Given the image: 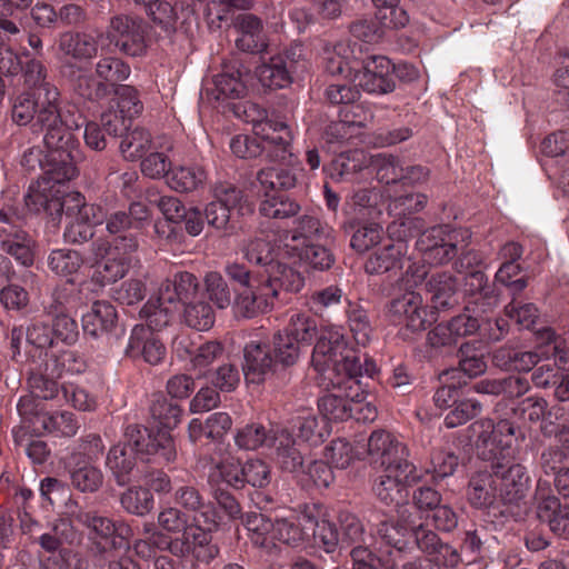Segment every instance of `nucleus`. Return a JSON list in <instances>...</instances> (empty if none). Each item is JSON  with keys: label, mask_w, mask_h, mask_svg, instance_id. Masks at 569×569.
Segmentation results:
<instances>
[{"label": "nucleus", "mask_w": 569, "mask_h": 569, "mask_svg": "<svg viewBox=\"0 0 569 569\" xmlns=\"http://www.w3.org/2000/svg\"><path fill=\"white\" fill-rule=\"evenodd\" d=\"M477 435V453L485 461H491V471L479 470L469 481L468 500L476 508H488L497 502L505 506L518 505L529 488V476L520 463L509 466L512 458L515 425L502 419L493 423L481 419L471 425Z\"/></svg>", "instance_id": "f257e3e1"}, {"label": "nucleus", "mask_w": 569, "mask_h": 569, "mask_svg": "<svg viewBox=\"0 0 569 569\" xmlns=\"http://www.w3.org/2000/svg\"><path fill=\"white\" fill-rule=\"evenodd\" d=\"M11 120L17 126L31 124L34 131L44 132L43 172L56 179L73 174V161L80 153L73 131L80 128V123L62 106L56 86H46L44 97L31 91L18 94L12 101Z\"/></svg>", "instance_id": "f03ea898"}, {"label": "nucleus", "mask_w": 569, "mask_h": 569, "mask_svg": "<svg viewBox=\"0 0 569 569\" xmlns=\"http://www.w3.org/2000/svg\"><path fill=\"white\" fill-rule=\"evenodd\" d=\"M311 363L322 376V383L332 389L318 400L325 421H345L352 417L353 402L360 396L358 376L361 367L338 328L325 329L312 352Z\"/></svg>", "instance_id": "7ed1b4c3"}, {"label": "nucleus", "mask_w": 569, "mask_h": 569, "mask_svg": "<svg viewBox=\"0 0 569 569\" xmlns=\"http://www.w3.org/2000/svg\"><path fill=\"white\" fill-rule=\"evenodd\" d=\"M78 174L73 161V174L64 179L52 178L51 173L43 176L30 184L26 196V204L33 212H46L50 217L66 216L67 224L63 231L66 242L81 244L89 241L94 226L103 222V209L100 206L87 203L86 198L78 191L63 193L61 186Z\"/></svg>", "instance_id": "20e7f679"}, {"label": "nucleus", "mask_w": 569, "mask_h": 569, "mask_svg": "<svg viewBox=\"0 0 569 569\" xmlns=\"http://www.w3.org/2000/svg\"><path fill=\"white\" fill-rule=\"evenodd\" d=\"M217 527L204 526L200 517L193 516L191 526L180 536L170 537L163 532L153 533L152 541L159 551H168L179 559H192L209 565L219 555V548L212 542V530Z\"/></svg>", "instance_id": "39448f33"}, {"label": "nucleus", "mask_w": 569, "mask_h": 569, "mask_svg": "<svg viewBox=\"0 0 569 569\" xmlns=\"http://www.w3.org/2000/svg\"><path fill=\"white\" fill-rule=\"evenodd\" d=\"M138 249V240L134 236L113 238L112 241L99 238L91 244V253L97 260V273L99 281L104 283L116 282L122 279L130 267V256Z\"/></svg>", "instance_id": "423d86ee"}, {"label": "nucleus", "mask_w": 569, "mask_h": 569, "mask_svg": "<svg viewBox=\"0 0 569 569\" xmlns=\"http://www.w3.org/2000/svg\"><path fill=\"white\" fill-rule=\"evenodd\" d=\"M415 521L408 509H397V520L383 521L379 525L377 537L379 560L388 568H393L401 555L412 548Z\"/></svg>", "instance_id": "0eeeda50"}, {"label": "nucleus", "mask_w": 569, "mask_h": 569, "mask_svg": "<svg viewBox=\"0 0 569 569\" xmlns=\"http://www.w3.org/2000/svg\"><path fill=\"white\" fill-rule=\"evenodd\" d=\"M291 143L292 141L271 143L267 147V157L277 166L261 169L257 174V180L264 191L289 190L296 187L302 168L291 150Z\"/></svg>", "instance_id": "6e6552de"}, {"label": "nucleus", "mask_w": 569, "mask_h": 569, "mask_svg": "<svg viewBox=\"0 0 569 569\" xmlns=\"http://www.w3.org/2000/svg\"><path fill=\"white\" fill-rule=\"evenodd\" d=\"M367 457L369 462L382 471H406L410 466L408 447L393 433L377 429L367 440Z\"/></svg>", "instance_id": "1a4fd4ad"}, {"label": "nucleus", "mask_w": 569, "mask_h": 569, "mask_svg": "<svg viewBox=\"0 0 569 569\" xmlns=\"http://www.w3.org/2000/svg\"><path fill=\"white\" fill-rule=\"evenodd\" d=\"M148 32L143 20L131 14H117L110 19L107 38L123 54L144 57L148 52Z\"/></svg>", "instance_id": "9d476101"}, {"label": "nucleus", "mask_w": 569, "mask_h": 569, "mask_svg": "<svg viewBox=\"0 0 569 569\" xmlns=\"http://www.w3.org/2000/svg\"><path fill=\"white\" fill-rule=\"evenodd\" d=\"M126 437L141 459L172 462L177 458L176 443L168 430L154 431L139 425H131L126 430Z\"/></svg>", "instance_id": "9b49d317"}, {"label": "nucleus", "mask_w": 569, "mask_h": 569, "mask_svg": "<svg viewBox=\"0 0 569 569\" xmlns=\"http://www.w3.org/2000/svg\"><path fill=\"white\" fill-rule=\"evenodd\" d=\"M237 114L252 126L254 134L271 143H287L293 140L290 126L279 118H269L267 111L254 102L247 101L238 107Z\"/></svg>", "instance_id": "f8f14e48"}, {"label": "nucleus", "mask_w": 569, "mask_h": 569, "mask_svg": "<svg viewBox=\"0 0 569 569\" xmlns=\"http://www.w3.org/2000/svg\"><path fill=\"white\" fill-rule=\"evenodd\" d=\"M302 58V47L293 46L281 53L272 56L257 68L260 83L269 89H282L291 84L292 74L297 72Z\"/></svg>", "instance_id": "ddd939ff"}, {"label": "nucleus", "mask_w": 569, "mask_h": 569, "mask_svg": "<svg viewBox=\"0 0 569 569\" xmlns=\"http://www.w3.org/2000/svg\"><path fill=\"white\" fill-rule=\"evenodd\" d=\"M387 316L390 323L410 332L423 331L428 326L423 299L413 290L393 298L389 302Z\"/></svg>", "instance_id": "4468645a"}, {"label": "nucleus", "mask_w": 569, "mask_h": 569, "mask_svg": "<svg viewBox=\"0 0 569 569\" xmlns=\"http://www.w3.org/2000/svg\"><path fill=\"white\" fill-rule=\"evenodd\" d=\"M76 521L88 529L91 550L106 555L117 547V538L122 537L123 526L97 511L80 510L74 515Z\"/></svg>", "instance_id": "2eb2a0df"}, {"label": "nucleus", "mask_w": 569, "mask_h": 569, "mask_svg": "<svg viewBox=\"0 0 569 569\" xmlns=\"http://www.w3.org/2000/svg\"><path fill=\"white\" fill-rule=\"evenodd\" d=\"M419 479L415 466H410L403 472L382 471L373 485V492L378 500L386 506H395L397 509H408V487Z\"/></svg>", "instance_id": "dca6fc26"}, {"label": "nucleus", "mask_w": 569, "mask_h": 569, "mask_svg": "<svg viewBox=\"0 0 569 569\" xmlns=\"http://www.w3.org/2000/svg\"><path fill=\"white\" fill-rule=\"evenodd\" d=\"M94 74L99 79L94 91L89 88L83 89L81 82L78 87L79 93L89 100L99 99L107 93L109 88L114 90L116 87H119L130 77L131 68L121 58L107 56L97 61Z\"/></svg>", "instance_id": "f3484780"}, {"label": "nucleus", "mask_w": 569, "mask_h": 569, "mask_svg": "<svg viewBox=\"0 0 569 569\" xmlns=\"http://www.w3.org/2000/svg\"><path fill=\"white\" fill-rule=\"evenodd\" d=\"M82 328L86 335L94 339L103 337L119 339L124 332L119 326L114 306L106 300L92 302L90 309L82 315Z\"/></svg>", "instance_id": "a211bd4d"}, {"label": "nucleus", "mask_w": 569, "mask_h": 569, "mask_svg": "<svg viewBox=\"0 0 569 569\" xmlns=\"http://www.w3.org/2000/svg\"><path fill=\"white\" fill-rule=\"evenodd\" d=\"M393 63L385 56H371L363 64V70L356 78L358 86L368 93L387 94L395 90L392 77Z\"/></svg>", "instance_id": "6ab92c4d"}, {"label": "nucleus", "mask_w": 569, "mask_h": 569, "mask_svg": "<svg viewBox=\"0 0 569 569\" xmlns=\"http://www.w3.org/2000/svg\"><path fill=\"white\" fill-rule=\"evenodd\" d=\"M412 538H415L417 548L437 566L453 568L460 562V555L457 550L450 545L443 543L435 531L422 523L415 526Z\"/></svg>", "instance_id": "aec40b11"}, {"label": "nucleus", "mask_w": 569, "mask_h": 569, "mask_svg": "<svg viewBox=\"0 0 569 569\" xmlns=\"http://www.w3.org/2000/svg\"><path fill=\"white\" fill-rule=\"evenodd\" d=\"M246 72L238 60L222 63L221 71L213 76L209 93L216 100L240 99L246 94Z\"/></svg>", "instance_id": "412c9836"}, {"label": "nucleus", "mask_w": 569, "mask_h": 569, "mask_svg": "<svg viewBox=\"0 0 569 569\" xmlns=\"http://www.w3.org/2000/svg\"><path fill=\"white\" fill-rule=\"evenodd\" d=\"M124 352L154 366L163 360L166 347L156 332L140 323L132 328Z\"/></svg>", "instance_id": "4be33fe9"}, {"label": "nucleus", "mask_w": 569, "mask_h": 569, "mask_svg": "<svg viewBox=\"0 0 569 569\" xmlns=\"http://www.w3.org/2000/svg\"><path fill=\"white\" fill-rule=\"evenodd\" d=\"M332 229L322 223L317 217L303 214L295 221V227L291 231L284 232L281 237L282 248L284 253L291 250H298L313 240L322 238L329 239Z\"/></svg>", "instance_id": "5701e85b"}, {"label": "nucleus", "mask_w": 569, "mask_h": 569, "mask_svg": "<svg viewBox=\"0 0 569 569\" xmlns=\"http://www.w3.org/2000/svg\"><path fill=\"white\" fill-rule=\"evenodd\" d=\"M316 518L308 513H291L284 518L276 519V530L273 532V542L286 543L298 547L307 542L315 529Z\"/></svg>", "instance_id": "b1692460"}, {"label": "nucleus", "mask_w": 569, "mask_h": 569, "mask_svg": "<svg viewBox=\"0 0 569 569\" xmlns=\"http://www.w3.org/2000/svg\"><path fill=\"white\" fill-rule=\"evenodd\" d=\"M60 59L89 61L98 54L99 38L87 32H62L57 41Z\"/></svg>", "instance_id": "393cba45"}, {"label": "nucleus", "mask_w": 569, "mask_h": 569, "mask_svg": "<svg viewBox=\"0 0 569 569\" xmlns=\"http://www.w3.org/2000/svg\"><path fill=\"white\" fill-rule=\"evenodd\" d=\"M173 500L180 509L194 512L200 517L204 526L218 527V513L210 502H207L199 489L191 483H181L174 486Z\"/></svg>", "instance_id": "a878e982"}, {"label": "nucleus", "mask_w": 569, "mask_h": 569, "mask_svg": "<svg viewBox=\"0 0 569 569\" xmlns=\"http://www.w3.org/2000/svg\"><path fill=\"white\" fill-rule=\"evenodd\" d=\"M200 283L197 277L188 271H178L166 279L159 287L160 300L172 303L177 309L179 303L186 305L194 300L199 293Z\"/></svg>", "instance_id": "bb28decb"}, {"label": "nucleus", "mask_w": 569, "mask_h": 569, "mask_svg": "<svg viewBox=\"0 0 569 569\" xmlns=\"http://www.w3.org/2000/svg\"><path fill=\"white\" fill-rule=\"evenodd\" d=\"M233 27L238 33L236 46L239 50L249 53L266 50L268 43L260 18L251 13H241L236 17Z\"/></svg>", "instance_id": "cd10ccee"}, {"label": "nucleus", "mask_w": 569, "mask_h": 569, "mask_svg": "<svg viewBox=\"0 0 569 569\" xmlns=\"http://www.w3.org/2000/svg\"><path fill=\"white\" fill-rule=\"evenodd\" d=\"M277 292L270 283L259 282L246 288L236 298V309L246 318H252L260 312L273 308Z\"/></svg>", "instance_id": "c85d7f7f"}, {"label": "nucleus", "mask_w": 569, "mask_h": 569, "mask_svg": "<svg viewBox=\"0 0 569 569\" xmlns=\"http://www.w3.org/2000/svg\"><path fill=\"white\" fill-rule=\"evenodd\" d=\"M409 246L398 239L389 241L383 247L375 250L365 263V270L369 274H382L391 270L402 268Z\"/></svg>", "instance_id": "c756f323"}, {"label": "nucleus", "mask_w": 569, "mask_h": 569, "mask_svg": "<svg viewBox=\"0 0 569 569\" xmlns=\"http://www.w3.org/2000/svg\"><path fill=\"white\" fill-rule=\"evenodd\" d=\"M243 357V376L247 382L260 383L272 373L274 361L266 346L251 341L246 345Z\"/></svg>", "instance_id": "7c9ffc66"}, {"label": "nucleus", "mask_w": 569, "mask_h": 569, "mask_svg": "<svg viewBox=\"0 0 569 569\" xmlns=\"http://www.w3.org/2000/svg\"><path fill=\"white\" fill-rule=\"evenodd\" d=\"M206 170L198 164H176L168 172L167 184L180 193L193 192L204 186Z\"/></svg>", "instance_id": "2f4dec72"}, {"label": "nucleus", "mask_w": 569, "mask_h": 569, "mask_svg": "<svg viewBox=\"0 0 569 569\" xmlns=\"http://www.w3.org/2000/svg\"><path fill=\"white\" fill-rule=\"evenodd\" d=\"M242 522L253 546L268 553L276 550L277 546L273 542L276 521H272L262 513L248 512L243 516Z\"/></svg>", "instance_id": "473e14b6"}, {"label": "nucleus", "mask_w": 569, "mask_h": 569, "mask_svg": "<svg viewBox=\"0 0 569 569\" xmlns=\"http://www.w3.org/2000/svg\"><path fill=\"white\" fill-rule=\"evenodd\" d=\"M358 51L360 49L357 43H351L349 40H341L326 47L323 51L326 70L332 76L350 73Z\"/></svg>", "instance_id": "72a5a7b5"}, {"label": "nucleus", "mask_w": 569, "mask_h": 569, "mask_svg": "<svg viewBox=\"0 0 569 569\" xmlns=\"http://www.w3.org/2000/svg\"><path fill=\"white\" fill-rule=\"evenodd\" d=\"M292 427L297 437L311 447L323 443L331 430L325 419H319L316 415L303 411L292 419Z\"/></svg>", "instance_id": "f704fd0d"}, {"label": "nucleus", "mask_w": 569, "mask_h": 569, "mask_svg": "<svg viewBox=\"0 0 569 569\" xmlns=\"http://www.w3.org/2000/svg\"><path fill=\"white\" fill-rule=\"evenodd\" d=\"M134 452L133 446L127 442L114 445L107 453L106 466L120 486H124L130 480L129 476L136 467Z\"/></svg>", "instance_id": "c9c22d12"}, {"label": "nucleus", "mask_w": 569, "mask_h": 569, "mask_svg": "<svg viewBox=\"0 0 569 569\" xmlns=\"http://www.w3.org/2000/svg\"><path fill=\"white\" fill-rule=\"evenodd\" d=\"M80 423L76 416L69 411L46 413L36 419V433L48 432L57 437H73L77 435Z\"/></svg>", "instance_id": "e433bc0d"}, {"label": "nucleus", "mask_w": 569, "mask_h": 569, "mask_svg": "<svg viewBox=\"0 0 569 569\" xmlns=\"http://www.w3.org/2000/svg\"><path fill=\"white\" fill-rule=\"evenodd\" d=\"M4 233L0 240L1 249L13 257L22 266H30L33 262L32 240L28 233L20 229H3Z\"/></svg>", "instance_id": "4c0bfd02"}, {"label": "nucleus", "mask_w": 569, "mask_h": 569, "mask_svg": "<svg viewBox=\"0 0 569 569\" xmlns=\"http://www.w3.org/2000/svg\"><path fill=\"white\" fill-rule=\"evenodd\" d=\"M68 463L71 483L76 489L81 492H94L101 487L103 475L92 462L69 459Z\"/></svg>", "instance_id": "58836bf2"}, {"label": "nucleus", "mask_w": 569, "mask_h": 569, "mask_svg": "<svg viewBox=\"0 0 569 569\" xmlns=\"http://www.w3.org/2000/svg\"><path fill=\"white\" fill-rule=\"evenodd\" d=\"M284 254L307 268L319 271L330 269L335 263V256L322 244L309 243Z\"/></svg>", "instance_id": "ea45409f"}, {"label": "nucleus", "mask_w": 569, "mask_h": 569, "mask_svg": "<svg viewBox=\"0 0 569 569\" xmlns=\"http://www.w3.org/2000/svg\"><path fill=\"white\" fill-rule=\"evenodd\" d=\"M263 283H270L277 292V300L280 290L287 292H298L305 284V279L300 272L293 270L287 264L276 262L266 273H263Z\"/></svg>", "instance_id": "a19ab883"}, {"label": "nucleus", "mask_w": 569, "mask_h": 569, "mask_svg": "<svg viewBox=\"0 0 569 569\" xmlns=\"http://www.w3.org/2000/svg\"><path fill=\"white\" fill-rule=\"evenodd\" d=\"M540 521L547 522L550 530L558 536H566L569 527V510L561 506L557 497H547L537 509Z\"/></svg>", "instance_id": "79ce46f5"}, {"label": "nucleus", "mask_w": 569, "mask_h": 569, "mask_svg": "<svg viewBox=\"0 0 569 569\" xmlns=\"http://www.w3.org/2000/svg\"><path fill=\"white\" fill-rule=\"evenodd\" d=\"M178 309L169 302L160 300V292L150 298L140 310V318L146 321L144 327L157 332L166 328Z\"/></svg>", "instance_id": "37998d69"}, {"label": "nucleus", "mask_w": 569, "mask_h": 569, "mask_svg": "<svg viewBox=\"0 0 569 569\" xmlns=\"http://www.w3.org/2000/svg\"><path fill=\"white\" fill-rule=\"evenodd\" d=\"M48 267L57 276L66 278L72 282V277L79 272L83 266L82 256L72 249H54L48 256Z\"/></svg>", "instance_id": "c03bdc74"}, {"label": "nucleus", "mask_w": 569, "mask_h": 569, "mask_svg": "<svg viewBox=\"0 0 569 569\" xmlns=\"http://www.w3.org/2000/svg\"><path fill=\"white\" fill-rule=\"evenodd\" d=\"M271 447L276 448L277 460L283 470L297 472L302 468L303 458L295 447V439L288 430H278Z\"/></svg>", "instance_id": "a18cd8bd"}, {"label": "nucleus", "mask_w": 569, "mask_h": 569, "mask_svg": "<svg viewBox=\"0 0 569 569\" xmlns=\"http://www.w3.org/2000/svg\"><path fill=\"white\" fill-rule=\"evenodd\" d=\"M430 300L436 309H445L452 306V299L457 291L456 279L448 272H438L427 282Z\"/></svg>", "instance_id": "49530a36"}, {"label": "nucleus", "mask_w": 569, "mask_h": 569, "mask_svg": "<svg viewBox=\"0 0 569 569\" xmlns=\"http://www.w3.org/2000/svg\"><path fill=\"white\" fill-rule=\"evenodd\" d=\"M277 432L267 429L261 423H249L237 430L234 442L243 450H257L262 447H271Z\"/></svg>", "instance_id": "de8ad7c7"}, {"label": "nucleus", "mask_w": 569, "mask_h": 569, "mask_svg": "<svg viewBox=\"0 0 569 569\" xmlns=\"http://www.w3.org/2000/svg\"><path fill=\"white\" fill-rule=\"evenodd\" d=\"M119 149L127 160L141 159L153 149L151 133L143 128H134L122 137Z\"/></svg>", "instance_id": "09e8293b"}, {"label": "nucleus", "mask_w": 569, "mask_h": 569, "mask_svg": "<svg viewBox=\"0 0 569 569\" xmlns=\"http://www.w3.org/2000/svg\"><path fill=\"white\" fill-rule=\"evenodd\" d=\"M243 472L240 463L231 457H227L216 463L209 471L208 481L211 486H227L240 489L243 487Z\"/></svg>", "instance_id": "8fccbe9b"}, {"label": "nucleus", "mask_w": 569, "mask_h": 569, "mask_svg": "<svg viewBox=\"0 0 569 569\" xmlns=\"http://www.w3.org/2000/svg\"><path fill=\"white\" fill-rule=\"evenodd\" d=\"M54 370H50V365H46V373L32 372L28 379L29 390L39 399L57 400L61 402V385L53 376Z\"/></svg>", "instance_id": "3c124183"}, {"label": "nucleus", "mask_w": 569, "mask_h": 569, "mask_svg": "<svg viewBox=\"0 0 569 569\" xmlns=\"http://www.w3.org/2000/svg\"><path fill=\"white\" fill-rule=\"evenodd\" d=\"M259 211L263 217L272 219H287L297 216L300 211V206L288 196L284 194H268L259 206Z\"/></svg>", "instance_id": "603ef678"}, {"label": "nucleus", "mask_w": 569, "mask_h": 569, "mask_svg": "<svg viewBox=\"0 0 569 569\" xmlns=\"http://www.w3.org/2000/svg\"><path fill=\"white\" fill-rule=\"evenodd\" d=\"M244 258L266 273L276 261V248L264 238L250 240L243 249Z\"/></svg>", "instance_id": "864d4df0"}, {"label": "nucleus", "mask_w": 569, "mask_h": 569, "mask_svg": "<svg viewBox=\"0 0 569 569\" xmlns=\"http://www.w3.org/2000/svg\"><path fill=\"white\" fill-rule=\"evenodd\" d=\"M302 346H310L317 336V321L305 312H295L290 316L287 327L282 330Z\"/></svg>", "instance_id": "5fc2aeb1"}, {"label": "nucleus", "mask_w": 569, "mask_h": 569, "mask_svg": "<svg viewBox=\"0 0 569 569\" xmlns=\"http://www.w3.org/2000/svg\"><path fill=\"white\" fill-rule=\"evenodd\" d=\"M371 166L377 179L386 184L400 182L403 179V163L401 160L388 153H378L371 157Z\"/></svg>", "instance_id": "6e6d98bb"}, {"label": "nucleus", "mask_w": 569, "mask_h": 569, "mask_svg": "<svg viewBox=\"0 0 569 569\" xmlns=\"http://www.w3.org/2000/svg\"><path fill=\"white\" fill-rule=\"evenodd\" d=\"M183 306V321L188 327L204 331L213 326L216 317L208 302L194 299Z\"/></svg>", "instance_id": "4d7b16f0"}, {"label": "nucleus", "mask_w": 569, "mask_h": 569, "mask_svg": "<svg viewBox=\"0 0 569 569\" xmlns=\"http://www.w3.org/2000/svg\"><path fill=\"white\" fill-rule=\"evenodd\" d=\"M347 318L350 331L356 342L366 346L371 340L372 326L367 311L359 305H349Z\"/></svg>", "instance_id": "13d9d810"}, {"label": "nucleus", "mask_w": 569, "mask_h": 569, "mask_svg": "<svg viewBox=\"0 0 569 569\" xmlns=\"http://www.w3.org/2000/svg\"><path fill=\"white\" fill-rule=\"evenodd\" d=\"M121 506L130 513L144 516L149 513L154 506V499L151 491L142 487H132L121 496Z\"/></svg>", "instance_id": "bf43d9fd"}, {"label": "nucleus", "mask_w": 569, "mask_h": 569, "mask_svg": "<svg viewBox=\"0 0 569 569\" xmlns=\"http://www.w3.org/2000/svg\"><path fill=\"white\" fill-rule=\"evenodd\" d=\"M181 412L180 406L168 400L162 395L156 396L150 407L152 418L164 430L172 429L180 422Z\"/></svg>", "instance_id": "052dcab7"}, {"label": "nucleus", "mask_w": 569, "mask_h": 569, "mask_svg": "<svg viewBox=\"0 0 569 569\" xmlns=\"http://www.w3.org/2000/svg\"><path fill=\"white\" fill-rule=\"evenodd\" d=\"M383 201V197L378 189H360L356 191L349 200V206L358 214L362 216H376L380 214V206Z\"/></svg>", "instance_id": "680f3d73"}, {"label": "nucleus", "mask_w": 569, "mask_h": 569, "mask_svg": "<svg viewBox=\"0 0 569 569\" xmlns=\"http://www.w3.org/2000/svg\"><path fill=\"white\" fill-rule=\"evenodd\" d=\"M302 346L295 340L293 337L288 336L283 331H279L273 336V352L278 362L283 366H292L300 357Z\"/></svg>", "instance_id": "e2e57ef3"}, {"label": "nucleus", "mask_w": 569, "mask_h": 569, "mask_svg": "<svg viewBox=\"0 0 569 569\" xmlns=\"http://www.w3.org/2000/svg\"><path fill=\"white\" fill-rule=\"evenodd\" d=\"M360 455L345 438L332 440L326 448V458L338 469L348 468L356 459L360 458Z\"/></svg>", "instance_id": "0e129e2a"}, {"label": "nucleus", "mask_w": 569, "mask_h": 569, "mask_svg": "<svg viewBox=\"0 0 569 569\" xmlns=\"http://www.w3.org/2000/svg\"><path fill=\"white\" fill-rule=\"evenodd\" d=\"M158 526L164 535L183 533L192 523L189 516L178 507H166L158 513Z\"/></svg>", "instance_id": "69168bd1"}, {"label": "nucleus", "mask_w": 569, "mask_h": 569, "mask_svg": "<svg viewBox=\"0 0 569 569\" xmlns=\"http://www.w3.org/2000/svg\"><path fill=\"white\" fill-rule=\"evenodd\" d=\"M385 236L382 226L376 222L361 224L351 237L350 244L358 252H366L379 244Z\"/></svg>", "instance_id": "338daca9"}, {"label": "nucleus", "mask_w": 569, "mask_h": 569, "mask_svg": "<svg viewBox=\"0 0 569 569\" xmlns=\"http://www.w3.org/2000/svg\"><path fill=\"white\" fill-rule=\"evenodd\" d=\"M146 10L153 24L166 37H171L176 32L177 13L169 2L160 0Z\"/></svg>", "instance_id": "774afa93"}]
</instances>
